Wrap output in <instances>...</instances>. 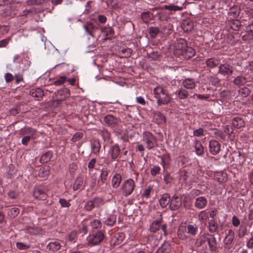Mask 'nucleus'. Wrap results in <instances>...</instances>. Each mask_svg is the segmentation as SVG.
I'll return each mask as SVG.
<instances>
[{
    "label": "nucleus",
    "instance_id": "obj_63",
    "mask_svg": "<svg viewBox=\"0 0 253 253\" xmlns=\"http://www.w3.org/2000/svg\"><path fill=\"white\" fill-rule=\"evenodd\" d=\"M59 203L61 206L64 208H68L70 206V204L64 199H60Z\"/></svg>",
    "mask_w": 253,
    "mask_h": 253
},
{
    "label": "nucleus",
    "instance_id": "obj_60",
    "mask_svg": "<svg viewBox=\"0 0 253 253\" xmlns=\"http://www.w3.org/2000/svg\"><path fill=\"white\" fill-rule=\"evenodd\" d=\"M149 58H151L152 60H155L159 58L160 57V54L158 52H152L149 55Z\"/></svg>",
    "mask_w": 253,
    "mask_h": 253
},
{
    "label": "nucleus",
    "instance_id": "obj_53",
    "mask_svg": "<svg viewBox=\"0 0 253 253\" xmlns=\"http://www.w3.org/2000/svg\"><path fill=\"white\" fill-rule=\"evenodd\" d=\"M120 149L117 146H114L112 150V158H117L119 157Z\"/></svg>",
    "mask_w": 253,
    "mask_h": 253
},
{
    "label": "nucleus",
    "instance_id": "obj_22",
    "mask_svg": "<svg viewBox=\"0 0 253 253\" xmlns=\"http://www.w3.org/2000/svg\"><path fill=\"white\" fill-rule=\"evenodd\" d=\"M104 121L106 124L113 126L118 123L119 120L113 115H108L104 117Z\"/></svg>",
    "mask_w": 253,
    "mask_h": 253
},
{
    "label": "nucleus",
    "instance_id": "obj_17",
    "mask_svg": "<svg viewBox=\"0 0 253 253\" xmlns=\"http://www.w3.org/2000/svg\"><path fill=\"white\" fill-rule=\"evenodd\" d=\"M182 85L187 89H193L196 87V84L194 79L187 78L182 81Z\"/></svg>",
    "mask_w": 253,
    "mask_h": 253
},
{
    "label": "nucleus",
    "instance_id": "obj_28",
    "mask_svg": "<svg viewBox=\"0 0 253 253\" xmlns=\"http://www.w3.org/2000/svg\"><path fill=\"white\" fill-rule=\"evenodd\" d=\"M122 180V176L120 174H115L112 178V186L113 188H118L121 183Z\"/></svg>",
    "mask_w": 253,
    "mask_h": 253
},
{
    "label": "nucleus",
    "instance_id": "obj_50",
    "mask_svg": "<svg viewBox=\"0 0 253 253\" xmlns=\"http://www.w3.org/2000/svg\"><path fill=\"white\" fill-rule=\"evenodd\" d=\"M121 52L123 54V57H128L130 56L132 53V50L129 48H126L122 49Z\"/></svg>",
    "mask_w": 253,
    "mask_h": 253
},
{
    "label": "nucleus",
    "instance_id": "obj_20",
    "mask_svg": "<svg viewBox=\"0 0 253 253\" xmlns=\"http://www.w3.org/2000/svg\"><path fill=\"white\" fill-rule=\"evenodd\" d=\"M30 94L35 97L37 98V100L41 99L43 96L44 95L43 90L41 88H37L36 89H32L30 91Z\"/></svg>",
    "mask_w": 253,
    "mask_h": 253
},
{
    "label": "nucleus",
    "instance_id": "obj_44",
    "mask_svg": "<svg viewBox=\"0 0 253 253\" xmlns=\"http://www.w3.org/2000/svg\"><path fill=\"white\" fill-rule=\"evenodd\" d=\"M247 228L246 226H241L238 231L239 237L242 238L247 234Z\"/></svg>",
    "mask_w": 253,
    "mask_h": 253
},
{
    "label": "nucleus",
    "instance_id": "obj_9",
    "mask_svg": "<svg viewBox=\"0 0 253 253\" xmlns=\"http://www.w3.org/2000/svg\"><path fill=\"white\" fill-rule=\"evenodd\" d=\"M182 205L181 198L174 195L170 198L169 208L172 211L178 210Z\"/></svg>",
    "mask_w": 253,
    "mask_h": 253
},
{
    "label": "nucleus",
    "instance_id": "obj_1",
    "mask_svg": "<svg viewBox=\"0 0 253 253\" xmlns=\"http://www.w3.org/2000/svg\"><path fill=\"white\" fill-rule=\"evenodd\" d=\"M153 94L158 106L168 105L172 99L169 91L161 85H158L154 89Z\"/></svg>",
    "mask_w": 253,
    "mask_h": 253
},
{
    "label": "nucleus",
    "instance_id": "obj_15",
    "mask_svg": "<svg viewBox=\"0 0 253 253\" xmlns=\"http://www.w3.org/2000/svg\"><path fill=\"white\" fill-rule=\"evenodd\" d=\"M125 237V235L124 233H119L112 238L110 241L111 245L113 246L120 245L123 243Z\"/></svg>",
    "mask_w": 253,
    "mask_h": 253
},
{
    "label": "nucleus",
    "instance_id": "obj_13",
    "mask_svg": "<svg viewBox=\"0 0 253 253\" xmlns=\"http://www.w3.org/2000/svg\"><path fill=\"white\" fill-rule=\"evenodd\" d=\"M235 237L234 232L232 230H229L228 233L224 239V247L225 249H230Z\"/></svg>",
    "mask_w": 253,
    "mask_h": 253
},
{
    "label": "nucleus",
    "instance_id": "obj_38",
    "mask_svg": "<svg viewBox=\"0 0 253 253\" xmlns=\"http://www.w3.org/2000/svg\"><path fill=\"white\" fill-rule=\"evenodd\" d=\"M218 228V225L216 221L212 219L209 222V230L210 232H215Z\"/></svg>",
    "mask_w": 253,
    "mask_h": 253
},
{
    "label": "nucleus",
    "instance_id": "obj_26",
    "mask_svg": "<svg viewBox=\"0 0 253 253\" xmlns=\"http://www.w3.org/2000/svg\"><path fill=\"white\" fill-rule=\"evenodd\" d=\"M206 64L208 67L213 68L220 64V60L215 58H209L206 60Z\"/></svg>",
    "mask_w": 253,
    "mask_h": 253
},
{
    "label": "nucleus",
    "instance_id": "obj_18",
    "mask_svg": "<svg viewBox=\"0 0 253 253\" xmlns=\"http://www.w3.org/2000/svg\"><path fill=\"white\" fill-rule=\"evenodd\" d=\"M56 96H60L58 99L62 100H65L67 97H69L70 94V90L68 88H63L59 90L57 92L55 93Z\"/></svg>",
    "mask_w": 253,
    "mask_h": 253
},
{
    "label": "nucleus",
    "instance_id": "obj_33",
    "mask_svg": "<svg viewBox=\"0 0 253 253\" xmlns=\"http://www.w3.org/2000/svg\"><path fill=\"white\" fill-rule=\"evenodd\" d=\"M177 95L180 99H185L188 96V92L184 88H181L177 91Z\"/></svg>",
    "mask_w": 253,
    "mask_h": 253
},
{
    "label": "nucleus",
    "instance_id": "obj_40",
    "mask_svg": "<svg viewBox=\"0 0 253 253\" xmlns=\"http://www.w3.org/2000/svg\"><path fill=\"white\" fill-rule=\"evenodd\" d=\"M234 83L238 85H242L245 84L247 79L243 76H238L234 80Z\"/></svg>",
    "mask_w": 253,
    "mask_h": 253
},
{
    "label": "nucleus",
    "instance_id": "obj_36",
    "mask_svg": "<svg viewBox=\"0 0 253 253\" xmlns=\"http://www.w3.org/2000/svg\"><path fill=\"white\" fill-rule=\"evenodd\" d=\"M160 32V29L157 27H150L148 29L149 34L151 38H156Z\"/></svg>",
    "mask_w": 253,
    "mask_h": 253
},
{
    "label": "nucleus",
    "instance_id": "obj_11",
    "mask_svg": "<svg viewBox=\"0 0 253 253\" xmlns=\"http://www.w3.org/2000/svg\"><path fill=\"white\" fill-rule=\"evenodd\" d=\"M83 27L86 33L93 38L94 37L95 32L98 30V27L97 24L90 22H86L83 26Z\"/></svg>",
    "mask_w": 253,
    "mask_h": 253
},
{
    "label": "nucleus",
    "instance_id": "obj_32",
    "mask_svg": "<svg viewBox=\"0 0 253 253\" xmlns=\"http://www.w3.org/2000/svg\"><path fill=\"white\" fill-rule=\"evenodd\" d=\"M20 210L17 207H13L8 211V215L10 218H14L19 213Z\"/></svg>",
    "mask_w": 253,
    "mask_h": 253
},
{
    "label": "nucleus",
    "instance_id": "obj_5",
    "mask_svg": "<svg viewBox=\"0 0 253 253\" xmlns=\"http://www.w3.org/2000/svg\"><path fill=\"white\" fill-rule=\"evenodd\" d=\"M104 238V234L101 231H98L89 236L87 244L90 246H94L101 243Z\"/></svg>",
    "mask_w": 253,
    "mask_h": 253
},
{
    "label": "nucleus",
    "instance_id": "obj_47",
    "mask_svg": "<svg viewBox=\"0 0 253 253\" xmlns=\"http://www.w3.org/2000/svg\"><path fill=\"white\" fill-rule=\"evenodd\" d=\"M107 4L108 7L116 8L118 7V0H107Z\"/></svg>",
    "mask_w": 253,
    "mask_h": 253
},
{
    "label": "nucleus",
    "instance_id": "obj_49",
    "mask_svg": "<svg viewBox=\"0 0 253 253\" xmlns=\"http://www.w3.org/2000/svg\"><path fill=\"white\" fill-rule=\"evenodd\" d=\"M94 208L95 206L92 200L87 201L84 206V209L87 211H91Z\"/></svg>",
    "mask_w": 253,
    "mask_h": 253
},
{
    "label": "nucleus",
    "instance_id": "obj_45",
    "mask_svg": "<svg viewBox=\"0 0 253 253\" xmlns=\"http://www.w3.org/2000/svg\"><path fill=\"white\" fill-rule=\"evenodd\" d=\"M104 32L105 33L106 39H107L111 38L114 35V30L110 27L105 29Z\"/></svg>",
    "mask_w": 253,
    "mask_h": 253
},
{
    "label": "nucleus",
    "instance_id": "obj_6",
    "mask_svg": "<svg viewBox=\"0 0 253 253\" xmlns=\"http://www.w3.org/2000/svg\"><path fill=\"white\" fill-rule=\"evenodd\" d=\"M202 238L205 239L206 241L208 242L209 249L211 252H216L217 251V241L214 235L205 234L202 235Z\"/></svg>",
    "mask_w": 253,
    "mask_h": 253
},
{
    "label": "nucleus",
    "instance_id": "obj_55",
    "mask_svg": "<svg viewBox=\"0 0 253 253\" xmlns=\"http://www.w3.org/2000/svg\"><path fill=\"white\" fill-rule=\"evenodd\" d=\"M16 247L19 250H26L30 248V245L24 243L17 242Z\"/></svg>",
    "mask_w": 253,
    "mask_h": 253
},
{
    "label": "nucleus",
    "instance_id": "obj_2",
    "mask_svg": "<svg viewBox=\"0 0 253 253\" xmlns=\"http://www.w3.org/2000/svg\"><path fill=\"white\" fill-rule=\"evenodd\" d=\"M187 0H172L169 5L164 6V8L170 11H181L186 7Z\"/></svg>",
    "mask_w": 253,
    "mask_h": 253
},
{
    "label": "nucleus",
    "instance_id": "obj_8",
    "mask_svg": "<svg viewBox=\"0 0 253 253\" xmlns=\"http://www.w3.org/2000/svg\"><path fill=\"white\" fill-rule=\"evenodd\" d=\"M108 172V170L106 169H102L101 170L100 179H99L97 182V185L101 189H103L105 188L104 186V185H105V187L108 185L107 180Z\"/></svg>",
    "mask_w": 253,
    "mask_h": 253
},
{
    "label": "nucleus",
    "instance_id": "obj_42",
    "mask_svg": "<svg viewBox=\"0 0 253 253\" xmlns=\"http://www.w3.org/2000/svg\"><path fill=\"white\" fill-rule=\"evenodd\" d=\"M141 19L144 23H148L151 20L150 12L149 11L144 12L141 13Z\"/></svg>",
    "mask_w": 253,
    "mask_h": 253
},
{
    "label": "nucleus",
    "instance_id": "obj_58",
    "mask_svg": "<svg viewBox=\"0 0 253 253\" xmlns=\"http://www.w3.org/2000/svg\"><path fill=\"white\" fill-rule=\"evenodd\" d=\"M66 77H64V76H61L59 78V79L56 81H55L54 82V84L55 85H61L62 84H63L65 80H66Z\"/></svg>",
    "mask_w": 253,
    "mask_h": 253
},
{
    "label": "nucleus",
    "instance_id": "obj_16",
    "mask_svg": "<svg viewBox=\"0 0 253 253\" xmlns=\"http://www.w3.org/2000/svg\"><path fill=\"white\" fill-rule=\"evenodd\" d=\"M207 203V199L205 197L201 196L196 199L194 206L199 209H203L206 207Z\"/></svg>",
    "mask_w": 253,
    "mask_h": 253
},
{
    "label": "nucleus",
    "instance_id": "obj_19",
    "mask_svg": "<svg viewBox=\"0 0 253 253\" xmlns=\"http://www.w3.org/2000/svg\"><path fill=\"white\" fill-rule=\"evenodd\" d=\"M170 200V197L169 194L165 193L163 194L159 201L160 206L163 208H166L168 205H169Z\"/></svg>",
    "mask_w": 253,
    "mask_h": 253
},
{
    "label": "nucleus",
    "instance_id": "obj_4",
    "mask_svg": "<svg viewBox=\"0 0 253 253\" xmlns=\"http://www.w3.org/2000/svg\"><path fill=\"white\" fill-rule=\"evenodd\" d=\"M143 140L145 142L146 147L148 149H151L158 145L155 137L149 131H145L143 133Z\"/></svg>",
    "mask_w": 253,
    "mask_h": 253
},
{
    "label": "nucleus",
    "instance_id": "obj_39",
    "mask_svg": "<svg viewBox=\"0 0 253 253\" xmlns=\"http://www.w3.org/2000/svg\"><path fill=\"white\" fill-rule=\"evenodd\" d=\"M195 148L198 155L201 156L204 153V148L200 141H197L196 142Z\"/></svg>",
    "mask_w": 253,
    "mask_h": 253
},
{
    "label": "nucleus",
    "instance_id": "obj_64",
    "mask_svg": "<svg viewBox=\"0 0 253 253\" xmlns=\"http://www.w3.org/2000/svg\"><path fill=\"white\" fill-rule=\"evenodd\" d=\"M246 247L249 249L253 248V236L247 241Z\"/></svg>",
    "mask_w": 253,
    "mask_h": 253
},
{
    "label": "nucleus",
    "instance_id": "obj_23",
    "mask_svg": "<svg viewBox=\"0 0 253 253\" xmlns=\"http://www.w3.org/2000/svg\"><path fill=\"white\" fill-rule=\"evenodd\" d=\"M153 119L158 124H164L166 123L165 117L159 112H154Z\"/></svg>",
    "mask_w": 253,
    "mask_h": 253
},
{
    "label": "nucleus",
    "instance_id": "obj_12",
    "mask_svg": "<svg viewBox=\"0 0 253 253\" xmlns=\"http://www.w3.org/2000/svg\"><path fill=\"white\" fill-rule=\"evenodd\" d=\"M234 71V68L228 64H221L219 66L218 72L223 75L230 76Z\"/></svg>",
    "mask_w": 253,
    "mask_h": 253
},
{
    "label": "nucleus",
    "instance_id": "obj_59",
    "mask_svg": "<svg viewBox=\"0 0 253 253\" xmlns=\"http://www.w3.org/2000/svg\"><path fill=\"white\" fill-rule=\"evenodd\" d=\"M160 170V168L158 166H154L151 169V174L153 176L156 175L158 173H159Z\"/></svg>",
    "mask_w": 253,
    "mask_h": 253
},
{
    "label": "nucleus",
    "instance_id": "obj_27",
    "mask_svg": "<svg viewBox=\"0 0 253 253\" xmlns=\"http://www.w3.org/2000/svg\"><path fill=\"white\" fill-rule=\"evenodd\" d=\"M232 125L235 127L239 128L244 126L245 122L242 118L237 117L233 119Z\"/></svg>",
    "mask_w": 253,
    "mask_h": 253
},
{
    "label": "nucleus",
    "instance_id": "obj_46",
    "mask_svg": "<svg viewBox=\"0 0 253 253\" xmlns=\"http://www.w3.org/2000/svg\"><path fill=\"white\" fill-rule=\"evenodd\" d=\"M239 93L242 97H246L250 94L251 90L247 87H244L240 90Z\"/></svg>",
    "mask_w": 253,
    "mask_h": 253
},
{
    "label": "nucleus",
    "instance_id": "obj_43",
    "mask_svg": "<svg viewBox=\"0 0 253 253\" xmlns=\"http://www.w3.org/2000/svg\"><path fill=\"white\" fill-rule=\"evenodd\" d=\"M161 32L164 34L166 35H169L172 32V26L169 24L167 26L163 27Z\"/></svg>",
    "mask_w": 253,
    "mask_h": 253
},
{
    "label": "nucleus",
    "instance_id": "obj_29",
    "mask_svg": "<svg viewBox=\"0 0 253 253\" xmlns=\"http://www.w3.org/2000/svg\"><path fill=\"white\" fill-rule=\"evenodd\" d=\"M183 54L182 55H184L186 58H190L194 56L195 54V50L191 47L188 46L186 45V47L184 48L183 50Z\"/></svg>",
    "mask_w": 253,
    "mask_h": 253
},
{
    "label": "nucleus",
    "instance_id": "obj_37",
    "mask_svg": "<svg viewBox=\"0 0 253 253\" xmlns=\"http://www.w3.org/2000/svg\"><path fill=\"white\" fill-rule=\"evenodd\" d=\"M186 232L193 236L195 235L198 231V227L196 225L188 224L186 226Z\"/></svg>",
    "mask_w": 253,
    "mask_h": 253
},
{
    "label": "nucleus",
    "instance_id": "obj_3",
    "mask_svg": "<svg viewBox=\"0 0 253 253\" xmlns=\"http://www.w3.org/2000/svg\"><path fill=\"white\" fill-rule=\"evenodd\" d=\"M135 186V183L133 179L129 178L125 180L121 186V189L123 195L127 197L130 195Z\"/></svg>",
    "mask_w": 253,
    "mask_h": 253
},
{
    "label": "nucleus",
    "instance_id": "obj_25",
    "mask_svg": "<svg viewBox=\"0 0 253 253\" xmlns=\"http://www.w3.org/2000/svg\"><path fill=\"white\" fill-rule=\"evenodd\" d=\"M61 248V245L58 241H55L51 242L48 243L46 246V249L52 252H56L59 250Z\"/></svg>",
    "mask_w": 253,
    "mask_h": 253
},
{
    "label": "nucleus",
    "instance_id": "obj_10",
    "mask_svg": "<svg viewBox=\"0 0 253 253\" xmlns=\"http://www.w3.org/2000/svg\"><path fill=\"white\" fill-rule=\"evenodd\" d=\"M34 197L38 200H45L47 197L46 190L41 186L35 188L33 192Z\"/></svg>",
    "mask_w": 253,
    "mask_h": 253
},
{
    "label": "nucleus",
    "instance_id": "obj_61",
    "mask_svg": "<svg viewBox=\"0 0 253 253\" xmlns=\"http://www.w3.org/2000/svg\"><path fill=\"white\" fill-rule=\"evenodd\" d=\"M4 78L6 83H9L13 80L14 77L11 73H7L5 74Z\"/></svg>",
    "mask_w": 253,
    "mask_h": 253
},
{
    "label": "nucleus",
    "instance_id": "obj_48",
    "mask_svg": "<svg viewBox=\"0 0 253 253\" xmlns=\"http://www.w3.org/2000/svg\"><path fill=\"white\" fill-rule=\"evenodd\" d=\"M83 137V133L81 132H76L71 139L73 142L79 141Z\"/></svg>",
    "mask_w": 253,
    "mask_h": 253
},
{
    "label": "nucleus",
    "instance_id": "obj_41",
    "mask_svg": "<svg viewBox=\"0 0 253 253\" xmlns=\"http://www.w3.org/2000/svg\"><path fill=\"white\" fill-rule=\"evenodd\" d=\"M116 221V216L115 215H110L105 220V224L108 226H113Z\"/></svg>",
    "mask_w": 253,
    "mask_h": 253
},
{
    "label": "nucleus",
    "instance_id": "obj_7",
    "mask_svg": "<svg viewBox=\"0 0 253 253\" xmlns=\"http://www.w3.org/2000/svg\"><path fill=\"white\" fill-rule=\"evenodd\" d=\"M187 42L182 39H179L174 45L173 53L176 55H180L183 54V50L186 47Z\"/></svg>",
    "mask_w": 253,
    "mask_h": 253
},
{
    "label": "nucleus",
    "instance_id": "obj_54",
    "mask_svg": "<svg viewBox=\"0 0 253 253\" xmlns=\"http://www.w3.org/2000/svg\"><path fill=\"white\" fill-rule=\"evenodd\" d=\"M14 174H15V167L13 164H11L9 166L8 177H9L10 178H13Z\"/></svg>",
    "mask_w": 253,
    "mask_h": 253
},
{
    "label": "nucleus",
    "instance_id": "obj_30",
    "mask_svg": "<svg viewBox=\"0 0 253 253\" xmlns=\"http://www.w3.org/2000/svg\"><path fill=\"white\" fill-rule=\"evenodd\" d=\"M84 177L82 176H79L75 180V183L73 185V189L74 191H76L80 189L84 184Z\"/></svg>",
    "mask_w": 253,
    "mask_h": 253
},
{
    "label": "nucleus",
    "instance_id": "obj_21",
    "mask_svg": "<svg viewBox=\"0 0 253 253\" xmlns=\"http://www.w3.org/2000/svg\"><path fill=\"white\" fill-rule=\"evenodd\" d=\"M181 27L185 32H189L191 31L193 29L194 23L190 20H185L183 21Z\"/></svg>",
    "mask_w": 253,
    "mask_h": 253
},
{
    "label": "nucleus",
    "instance_id": "obj_35",
    "mask_svg": "<svg viewBox=\"0 0 253 253\" xmlns=\"http://www.w3.org/2000/svg\"><path fill=\"white\" fill-rule=\"evenodd\" d=\"M162 219H158L154 221L150 226V230L151 232H155L157 231L160 227V224L162 223Z\"/></svg>",
    "mask_w": 253,
    "mask_h": 253
},
{
    "label": "nucleus",
    "instance_id": "obj_62",
    "mask_svg": "<svg viewBox=\"0 0 253 253\" xmlns=\"http://www.w3.org/2000/svg\"><path fill=\"white\" fill-rule=\"evenodd\" d=\"M152 189V186L151 185L148 186L144 190L143 192V195H144L147 198L150 197L151 191Z\"/></svg>",
    "mask_w": 253,
    "mask_h": 253
},
{
    "label": "nucleus",
    "instance_id": "obj_31",
    "mask_svg": "<svg viewBox=\"0 0 253 253\" xmlns=\"http://www.w3.org/2000/svg\"><path fill=\"white\" fill-rule=\"evenodd\" d=\"M170 252V246L168 243H166L162 245L155 253H169Z\"/></svg>",
    "mask_w": 253,
    "mask_h": 253
},
{
    "label": "nucleus",
    "instance_id": "obj_24",
    "mask_svg": "<svg viewBox=\"0 0 253 253\" xmlns=\"http://www.w3.org/2000/svg\"><path fill=\"white\" fill-rule=\"evenodd\" d=\"M21 134L22 135H25L29 136L32 139H34L36 138V130L31 128H25L23 130H21Z\"/></svg>",
    "mask_w": 253,
    "mask_h": 253
},
{
    "label": "nucleus",
    "instance_id": "obj_52",
    "mask_svg": "<svg viewBox=\"0 0 253 253\" xmlns=\"http://www.w3.org/2000/svg\"><path fill=\"white\" fill-rule=\"evenodd\" d=\"M95 207H98L100 205L103 204V201L102 199L99 197H95L92 200Z\"/></svg>",
    "mask_w": 253,
    "mask_h": 253
},
{
    "label": "nucleus",
    "instance_id": "obj_34",
    "mask_svg": "<svg viewBox=\"0 0 253 253\" xmlns=\"http://www.w3.org/2000/svg\"><path fill=\"white\" fill-rule=\"evenodd\" d=\"M186 228L185 226H180L178 231L177 235L178 237L182 240H184L187 238V236L186 235Z\"/></svg>",
    "mask_w": 253,
    "mask_h": 253
},
{
    "label": "nucleus",
    "instance_id": "obj_56",
    "mask_svg": "<svg viewBox=\"0 0 253 253\" xmlns=\"http://www.w3.org/2000/svg\"><path fill=\"white\" fill-rule=\"evenodd\" d=\"M91 225L93 228L97 229L101 227L102 223L100 220L95 219L91 222Z\"/></svg>",
    "mask_w": 253,
    "mask_h": 253
},
{
    "label": "nucleus",
    "instance_id": "obj_57",
    "mask_svg": "<svg viewBox=\"0 0 253 253\" xmlns=\"http://www.w3.org/2000/svg\"><path fill=\"white\" fill-rule=\"evenodd\" d=\"M193 135L195 136H201L204 135V130L202 128L196 129L193 131Z\"/></svg>",
    "mask_w": 253,
    "mask_h": 253
},
{
    "label": "nucleus",
    "instance_id": "obj_51",
    "mask_svg": "<svg viewBox=\"0 0 253 253\" xmlns=\"http://www.w3.org/2000/svg\"><path fill=\"white\" fill-rule=\"evenodd\" d=\"M76 238H77V232L74 231L70 233L67 236L68 240L70 242H75Z\"/></svg>",
    "mask_w": 253,
    "mask_h": 253
},
{
    "label": "nucleus",
    "instance_id": "obj_14",
    "mask_svg": "<svg viewBox=\"0 0 253 253\" xmlns=\"http://www.w3.org/2000/svg\"><path fill=\"white\" fill-rule=\"evenodd\" d=\"M210 151L213 155L217 154L220 149V143L215 140H211L209 142Z\"/></svg>",
    "mask_w": 253,
    "mask_h": 253
}]
</instances>
